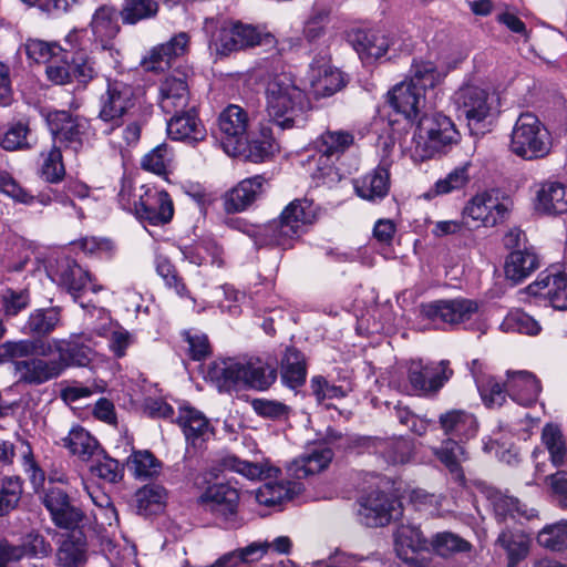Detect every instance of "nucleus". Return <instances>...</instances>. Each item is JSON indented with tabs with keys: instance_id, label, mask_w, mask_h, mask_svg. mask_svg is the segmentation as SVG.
Returning a JSON list of instances; mask_svg holds the SVG:
<instances>
[{
	"instance_id": "e2e57ef3",
	"label": "nucleus",
	"mask_w": 567,
	"mask_h": 567,
	"mask_svg": "<svg viewBox=\"0 0 567 567\" xmlns=\"http://www.w3.org/2000/svg\"><path fill=\"white\" fill-rule=\"evenodd\" d=\"M172 152L166 144H161L146 154L142 159V167L157 175H164L172 162Z\"/></svg>"
},
{
	"instance_id": "412c9836",
	"label": "nucleus",
	"mask_w": 567,
	"mask_h": 567,
	"mask_svg": "<svg viewBox=\"0 0 567 567\" xmlns=\"http://www.w3.org/2000/svg\"><path fill=\"white\" fill-rule=\"evenodd\" d=\"M167 121V133L171 138L188 144H196L204 141L207 132L197 116L196 106L192 105L184 112L172 113Z\"/></svg>"
},
{
	"instance_id": "680f3d73",
	"label": "nucleus",
	"mask_w": 567,
	"mask_h": 567,
	"mask_svg": "<svg viewBox=\"0 0 567 567\" xmlns=\"http://www.w3.org/2000/svg\"><path fill=\"white\" fill-rule=\"evenodd\" d=\"M95 464L91 466V472L101 480L109 483H117L122 480L124 468L117 460L105 455L103 452L94 458Z\"/></svg>"
},
{
	"instance_id": "2f4dec72",
	"label": "nucleus",
	"mask_w": 567,
	"mask_h": 567,
	"mask_svg": "<svg viewBox=\"0 0 567 567\" xmlns=\"http://www.w3.org/2000/svg\"><path fill=\"white\" fill-rule=\"evenodd\" d=\"M240 143L237 156H243L252 163L265 162L277 150L272 130L267 126H261L259 133L254 134L250 138L247 135Z\"/></svg>"
},
{
	"instance_id": "f257e3e1",
	"label": "nucleus",
	"mask_w": 567,
	"mask_h": 567,
	"mask_svg": "<svg viewBox=\"0 0 567 567\" xmlns=\"http://www.w3.org/2000/svg\"><path fill=\"white\" fill-rule=\"evenodd\" d=\"M317 215V206L311 199L298 198L289 203L277 219L265 225L250 226L246 233L257 246L289 248L306 231L307 226L316 221Z\"/></svg>"
},
{
	"instance_id": "4468645a",
	"label": "nucleus",
	"mask_w": 567,
	"mask_h": 567,
	"mask_svg": "<svg viewBox=\"0 0 567 567\" xmlns=\"http://www.w3.org/2000/svg\"><path fill=\"white\" fill-rule=\"evenodd\" d=\"M249 121L247 111L239 105L231 104L220 113L218 125L224 135V150L229 155H238L240 141L245 140L248 134Z\"/></svg>"
},
{
	"instance_id": "9b49d317",
	"label": "nucleus",
	"mask_w": 567,
	"mask_h": 567,
	"mask_svg": "<svg viewBox=\"0 0 567 567\" xmlns=\"http://www.w3.org/2000/svg\"><path fill=\"white\" fill-rule=\"evenodd\" d=\"M457 110L467 120L472 132L478 131L480 125L491 115L494 97L482 87L465 85L455 93Z\"/></svg>"
},
{
	"instance_id": "5701e85b",
	"label": "nucleus",
	"mask_w": 567,
	"mask_h": 567,
	"mask_svg": "<svg viewBox=\"0 0 567 567\" xmlns=\"http://www.w3.org/2000/svg\"><path fill=\"white\" fill-rule=\"evenodd\" d=\"M495 545L505 551L508 560L507 567H516L528 556L532 537L529 533L520 528L505 525L501 529L495 540Z\"/></svg>"
},
{
	"instance_id": "bb28decb",
	"label": "nucleus",
	"mask_w": 567,
	"mask_h": 567,
	"mask_svg": "<svg viewBox=\"0 0 567 567\" xmlns=\"http://www.w3.org/2000/svg\"><path fill=\"white\" fill-rule=\"evenodd\" d=\"M506 375L507 392L513 401L524 406H529L537 401L540 384L533 373L528 371H507Z\"/></svg>"
},
{
	"instance_id": "37998d69",
	"label": "nucleus",
	"mask_w": 567,
	"mask_h": 567,
	"mask_svg": "<svg viewBox=\"0 0 567 567\" xmlns=\"http://www.w3.org/2000/svg\"><path fill=\"white\" fill-rule=\"evenodd\" d=\"M307 368L303 354L288 348L281 361V379L289 388L296 389L306 381Z\"/></svg>"
},
{
	"instance_id": "c9c22d12",
	"label": "nucleus",
	"mask_w": 567,
	"mask_h": 567,
	"mask_svg": "<svg viewBox=\"0 0 567 567\" xmlns=\"http://www.w3.org/2000/svg\"><path fill=\"white\" fill-rule=\"evenodd\" d=\"M344 85L342 73L328 65L311 69L310 89L317 99L328 97Z\"/></svg>"
},
{
	"instance_id": "c03bdc74",
	"label": "nucleus",
	"mask_w": 567,
	"mask_h": 567,
	"mask_svg": "<svg viewBox=\"0 0 567 567\" xmlns=\"http://www.w3.org/2000/svg\"><path fill=\"white\" fill-rule=\"evenodd\" d=\"M159 10L156 0H125L120 11L124 24H136L157 16Z\"/></svg>"
},
{
	"instance_id": "4be33fe9",
	"label": "nucleus",
	"mask_w": 567,
	"mask_h": 567,
	"mask_svg": "<svg viewBox=\"0 0 567 567\" xmlns=\"http://www.w3.org/2000/svg\"><path fill=\"white\" fill-rule=\"evenodd\" d=\"M390 166L391 162L383 158L372 172L357 179V194L370 202L383 199L390 190Z\"/></svg>"
},
{
	"instance_id": "13d9d810",
	"label": "nucleus",
	"mask_w": 567,
	"mask_h": 567,
	"mask_svg": "<svg viewBox=\"0 0 567 567\" xmlns=\"http://www.w3.org/2000/svg\"><path fill=\"white\" fill-rule=\"evenodd\" d=\"M53 524L61 529H78L85 519L84 512L72 504L71 497L61 506L53 515H51Z\"/></svg>"
},
{
	"instance_id": "f3484780",
	"label": "nucleus",
	"mask_w": 567,
	"mask_h": 567,
	"mask_svg": "<svg viewBox=\"0 0 567 567\" xmlns=\"http://www.w3.org/2000/svg\"><path fill=\"white\" fill-rule=\"evenodd\" d=\"M117 11L111 6L99 7L90 22V29L93 35V43L101 50L118 54L115 50L114 39L120 33L121 27L117 21Z\"/></svg>"
},
{
	"instance_id": "aec40b11",
	"label": "nucleus",
	"mask_w": 567,
	"mask_h": 567,
	"mask_svg": "<svg viewBox=\"0 0 567 567\" xmlns=\"http://www.w3.org/2000/svg\"><path fill=\"white\" fill-rule=\"evenodd\" d=\"M486 494V497L491 502L495 517L498 523H507V519H514L515 522L522 523V519L532 520L537 517V511L528 508L525 504H522L517 498L506 496L499 491L486 486L484 483L478 484Z\"/></svg>"
},
{
	"instance_id": "72a5a7b5",
	"label": "nucleus",
	"mask_w": 567,
	"mask_h": 567,
	"mask_svg": "<svg viewBox=\"0 0 567 567\" xmlns=\"http://www.w3.org/2000/svg\"><path fill=\"white\" fill-rule=\"evenodd\" d=\"M333 457V452L329 447L313 449L298 458L293 460L289 466L291 474L300 480L323 471Z\"/></svg>"
},
{
	"instance_id": "3c124183",
	"label": "nucleus",
	"mask_w": 567,
	"mask_h": 567,
	"mask_svg": "<svg viewBox=\"0 0 567 567\" xmlns=\"http://www.w3.org/2000/svg\"><path fill=\"white\" fill-rule=\"evenodd\" d=\"M537 542L551 551H563L567 548V520L546 525L537 535Z\"/></svg>"
},
{
	"instance_id": "774afa93",
	"label": "nucleus",
	"mask_w": 567,
	"mask_h": 567,
	"mask_svg": "<svg viewBox=\"0 0 567 567\" xmlns=\"http://www.w3.org/2000/svg\"><path fill=\"white\" fill-rule=\"evenodd\" d=\"M310 388L317 401L321 403L327 399L344 398L349 390L341 385L330 384L323 377L316 375L311 379Z\"/></svg>"
},
{
	"instance_id": "a18cd8bd",
	"label": "nucleus",
	"mask_w": 567,
	"mask_h": 567,
	"mask_svg": "<svg viewBox=\"0 0 567 567\" xmlns=\"http://www.w3.org/2000/svg\"><path fill=\"white\" fill-rule=\"evenodd\" d=\"M60 321L61 315L59 308L37 309L29 316L25 329L31 334L44 337L51 333Z\"/></svg>"
},
{
	"instance_id": "338daca9",
	"label": "nucleus",
	"mask_w": 567,
	"mask_h": 567,
	"mask_svg": "<svg viewBox=\"0 0 567 567\" xmlns=\"http://www.w3.org/2000/svg\"><path fill=\"white\" fill-rule=\"evenodd\" d=\"M30 130L27 124L17 123L10 126L1 141V146L7 151H16L30 147L28 136Z\"/></svg>"
},
{
	"instance_id": "6e6552de",
	"label": "nucleus",
	"mask_w": 567,
	"mask_h": 567,
	"mask_svg": "<svg viewBox=\"0 0 567 567\" xmlns=\"http://www.w3.org/2000/svg\"><path fill=\"white\" fill-rule=\"evenodd\" d=\"M199 502L227 528L241 526L243 522L238 517L239 493L237 488L224 483L214 484L200 495Z\"/></svg>"
},
{
	"instance_id": "6e6d98bb",
	"label": "nucleus",
	"mask_w": 567,
	"mask_h": 567,
	"mask_svg": "<svg viewBox=\"0 0 567 567\" xmlns=\"http://www.w3.org/2000/svg\"><path fill=\"white\" fill-rule=\"evenodd\" d=\"M41 177L48 183H59L65 175L60 146L52 145L51 150L42 153Z\"/></svg>"
},
{
	"instance_id": "c85d7f7f",
	"label": "nucleus",
	"mask_w": 567,
	"mask_h": 567,
	"mask_svg": "<svg viewBox=\"0 0 567 567\" xmlns=\"http://www.w3.org/2000/svg\"><path fill=\"white\" fill-rule=\"evenodd\" d=\"M265 178L260 175L243 179L229 190L224 199L227 213L245 210L262 193Z\"/></svg>"
},
{
	"instance_id": "58836bf2",
	"label": "nucleus",
	"mask_w": 567,
	"mask_h": 567,
	"mask_svg": "<svg viewBox=\"0 0 567 567\" xmlns=\"http://www.w3.org/2000/svg\"><path fill=\"white\" fill-rule=\"evenodd\" d=\"M51 351V343L34 341V340H19L6 341L0 344V361H19L18 359H29L34 354L42 357L49 355Z\"/></svg>"
},
{
	"instance_id": "1a4fd4ad",
	"label": "nucleus",
	"mask_w": 567,
	"mask_h": 567,
	"mask_svg": "<svg viewBox=\"0 0 567 567\" xmlns=\"http://www.w3.org/2000/svg\"><path fill=\"white\" fill-rule=\"evenodd\" d=\"M452 374L453 370L450 369L449 361L442 360L437 363L425 364L419 360L411 362L408 380L414 394L431 396L439 392Z\"/></svg>"
},
{
	"instance_id": "ddd939ff",
	"label": "nucleus",
	"mask_w": 567,
	"mask_h": 567,
	"mask_svg": "<svg viewBox=\"0 0 567 567\" xmlns=\"http://www.w3.org/2000/svg\"><path fill=\"white\" fill-rule=\"evenodd\" d=\"M135 216L153 226L168 224L174 216L173 200L165 190L141 185Z\"/></svg>"
},
{
	"instance_id": "bf43d9fd",
	"label": "nucleus",
	"mask_w": 567,
	"mask_h": 567,
	"mask_svg": "<svg viewBox=\"0 0 567 567\" xmlns=\"http://www.w3.org/2000/svg\"><path fill=\"white\" fill-rule=\"evenodd\" d=\"M431 546L441 556H449L454 553H464L471 549V544L460 536L443 532L434 536Z\"/></svg>"
},
{
	"instance_id": "9d476101",
	"label": "nucleus",
	"mask_w": 567,
	"mask_h": 567,
	"mask_svg": "<svg viewBox=\"0 0 567 567\" xmlns=\"http://www.w3.org/2000/svg\"><path fill=\"white\" fill-rule=\"evenodd\" d=\"M477 310L475 301L464 298L435 300L420 306V315L424 319L449 326L471 320Z\"/></svg>"
},
{
	"instance_id": "a878e982",
	"label": "nucleus",
	"mask_w": 567,
	"mask_h": 567,
	"mask_svg": "<svg viewBox=\"0 0 567 567\" xmlns=\"http://www.w3.org/2000/svg\"><path fill=\"white\" fill-rule=\"evenodd\" d=\"M350 41L364 63L380 59L390 47L388 37L375 30H357L351 34Z\"/></svg>"
},
{
	"instance_id": "4d7b16f0",
	"label": "nucleus",
	"mask_w": 567,
	"mask_h": 567,
	"mask_svg": "<svg viewBox=\"0 0 567 567\" xmlns=\"http://www.w3.org/2000/svg\"><path fill=\"white\" fill-rule=\"evenodd\" d=\"M234 27L241 50L256 45H271L275 43L272 34L262 32L256 27L244 24L241 22L234 23Z\"/></svg>"
},
{
	"instance_id": "ea45409f",
	"label": "nucleus",
	"mask_w": 567,
	"mask_h": 567,
	"mask_svg": "<svg viewBox=\"0 0 567 567\" xmlns=\"http://www.w3.org/2000/svg\"><path fill=\"white\" fill-rule=\"evenodd\" d=\"M64 446L82 461H91L102 454V449L86 430L81 426L73 427L63 439Z\"/></svg>"
},
{
	"instance_id": "f8f14e48",
	"label": "nucleus",
	"mask_w": 567,
	"mask_h": 567,
	"mask_svg": "<svg viewBox=\"0 0 567 567\" xmlns=\"http://www.w3.org/2000/svg\"><path fill=\"white\" fill-rule=\"evenodd\" d=\"M47 123L53 137V145L78 152L83 144L86 122L72 116L66 111H53L47 116Z\"/></svg>"
},
{
	"instance_id": "49530a36",
	"label": "nucleus",
	"mask_w": 567,
	"mask_h": 567,
	"mask_svg": "<svg viewBox=\"0 0 567 567\" xmlns=\"http://www.w3.org/2000/svg\"><path fill=\"white\" fill-rule=\"evenodd\" d=\"M443 75L437 70L436 65L431 61H415L411 65L410 76L406 80L413 83L414 86L421 89L425 93L426 89L436 86Z\"/></svg>"
},
{
	"instance_id": "dca6fc26",
	"label": "nucleus",
	"mask_w": 567,
	"mask_h": 567,
	"mask_svg": "<svg viewBox=\"0 0 567 567\" xmlns=\"http://www.w3.org/2000/svg\"><path fill=\"white\" fill-rule=\"evenodd\" d=\"M14 372L19 383L40 385L59 378L63 373V363L56 358H29L14 362Z\"/></svg>"
},
{
	"instance_id": "052dcab7",
	"label": "nucleus",
	"mask_w": 567,
	"mask_h": 567,
	"mask_svg": "<svg viewBox=\"0 0 567 567\" xmlns=\"http://www.w3.org/2000/svg\"><path fill=\"white\" fill-rule=\"evenodd\" d=\"M395 544L398 547L419 551L427 549L429 542L419 527L402 524L395 532Z\"/></svg>"
},
{
	"instance_id": "423d86ee",
	"label": "nucleus",
	"mask_w": 567,
	"mask_h": 567,
	"mask_svg": "<svg viewBox=\"0 0 567 567\" xmlns=\"http://www.w3.org/2000/svg\"><path fill=\"white\" fill-rule=\"evenodd\" d=\"M511 148L525 159L540 158L549 153V134L536 115L525 113L517 118L512 132Z\"/></svg>"
},
{
	"instance_id": "5fc2aeb1",
	"label": "nucleus",
	"mask_w": 567,
	"mask_h": 567,
	"mask_svg": "<svg viewBox=\"0 0 567 567\" xmlns=\"http://www.w3.org/2000/svg\"><path fill=\"white\" fill-rule=\"evenodd\" d=\"M501 328L505 332H518L536 336L540 331L539 323L528 313L522 310L511 311L503 320Z\"/></svg>"
},
{
	"instance_id": "c756f323",
	"label": "nucleus",
	"mask_w": 567,
	"mask_h": 567,
	"mask_svg": "<svg viewBox=\"0 0 567 567\" xmlns=\"http://www.w3.org/2000/svg\"><path fill=\"white\" fill-rule=\"evenodd\" d=\"M439 423L449 439L467 441L476 435L477 421L472 413L464 410H450L442 413Z\"/></svg>"
},
{
	"instance_id": "0eeeda50",
	"label": "nucleus",
	"mask_w": 567,
	"mask_h": 567,
	"mask_svg": "<svg viewBox=\"0 0 567 567\" xmlns=\"http://www.w3.org/2000/svg\"><path fill=\"white\" fill-rule=\"evenodd\" d=\"M509 207L492 193L475 195L463 208V224L466 229L493 227L505 220Z\"/></svg>"
},
{
	"instance_id": "7ed1b4c3",
	"label": "nucleus",
	"mask_w": 567,
	"mask_h": 567,
	"mask_svg": "<svg viewBox=\"0 0 567 567\" xmlns=\"http://www.w3.org/2000/svg\"><path fill=\"white\" fill-rule=\"evenodd\" d=\"M461 140L452 120L441 113L424 114L413 135V156L421 161L445 153Z\"/></svg>"
},
{
	"instance_id": "0e129e2a",
	"label": "nucleus",
	"mask_w": 567,
	"mask_h": 567,
	"mask_svg": "<svg viewBox=\"0 0 567 567\" xmlns=\"http://www.w3.org/2000/svg\"><path fill=\"white\" fill-rule=\"evenodd\" d=\"M97 75L94 61L85 52H75L71 61V78L87 84Z\"/></svg>"
},
{
	"instance_id": "20e7f679",
	"label": "nucleus",
	"mask_w": 567,
	"mask_h": 567,
	"mask_svg": "<svg viewBox=\"0 0 567 567\" xmlns=\"http://www.w3.org/2000/svg\"><path fill=\"white\" fill-rule=\"evenodd\" d=\"M208 374L220 388L248 386L256 390L268 389L276 380V370L261 360L246 362L233 359L214 362Z\"/></svg>"
},
{
	"instance_id": "09e8293b",
	"label": "nucleus",
	"mask_w": 567,
	"mask_h": 567,
	"mask_svg": "<svg viewBox=\"0 0 567 567\" xmlns=\"http://www.w3.org/2000/svg\"><path fill=\"white\" fill-rule=\"evenodd\" d=\"M542 442L547 449L550 461L555 466L565 464L567 446L560 429L554 424H546L542 432Z\"/></svg>"
},
{
	"instance_id": "69168bd1",
	"label": "nucleus",
	"mask_w": 567,
	"mask_h": 567,
	"mask_svg": "<svg viewBox=\"0 0 567 567\" xmlns=\"http://www.w3.org/2000/svg\"><path fill=\"white\" fill-rule=\"evenodd\" d=\"M27 56L37 63H47L51 59L58 56L62 49L54 44L39 39H29L24 43Z\"/></svg>"
},
{
	"instance_id": "e433bc0d",
	"label": "nucleus",
	"mask_w": 567,
	"mask_h": 567,
	"mask_svg": "<svg viewBox=\"0 0 567 567\" xmlns=\"http://www.w3.org/2000/svg\"><path fill=\"white\" fill-rule=\"evenodd\" d=\"M179 423L187 442L194 447H200L212 433L208 420L203 413L192 408L182 410Z\"/></svg>"
},
{
	"instance_id": "2eb2a0df",
	"label": "nucleus",
	"mask_w": 567,
	"mask_h": 567,
	"mask_svg": "<svg viewBox=\"0 0 567 567\" xmlns=\"http://www.w3.org/2000/svg\"><path fill=\"white\" fill-rule=\"evenodd\" d=\"M359 514L367 526L379 527L399 518L402 507L396 498L383 492H373L361 504Z\"/></svg>"
},
{
	"instance_id": "6ab92c4d",
	"label": "nucleus",
	"mask_w": 567,
	"mask_h": 567,
	"mask_svg": "<svg viewBox=\"0 0 567 567\" xmlns=\"http://www.w3.org/2000/svg\"><path fill=\"white\" fill-rule=\"evenodd\" d=\"M190 104L186 75L181 72L166 76L159 86V107L166 114L184 112Z\"/></svg>"
},
{
	"instance_id": "a19ab883",
	"label": "nucleus",
	"mask_w": 567,
	"mask_h": 567,
	"mask_svg": "<svg viewBox=\"0 0 567 567\" xmlns=\"http://www.w3.org/2000/svg\"><path fill=\"white\" fill-rule=\"evenodd\" d=\"M58 357L63 363V371L71 365L84 367L91 361L92 350L78 340L53 339L51 342Z\"/></svg>"
},
{
	"instance_id": "de8ad7c7",
	"label": "nucleus",
	"mask_w": 567,
	"mask_h": 567,
	"mask_svg": "<svg viewBox=\"0 0 567 567\" xmlns=\"http://www.w3.org/2000/svg\"><path fill=\"white\" fill-rule=\"evenodd\" d=\"M474 380L478 392L489 408L502 406L506 401L507 386L502 385L491 375H481L474 371Z\"/></svg>"
},
{
	"instance_id": "8fccbe9b",
	"label": "nucleus",
	"mask_w": 567,
	"mask_h": 567,
	"mask_svg": "<svg viewBox=\"0 0 567 567\" xmlns=\"http://www.w3.org/2000/svg\"><path fill=\"white\" fill-rule=\"evenodd\" d=\"M166 499V489L157 484H148L136 492V506L140 514L158 512Z\"/></svg>"
},
{
	"instance_id": "b1692460",
	"label": "nucleus",
	"mask_w": 567,
	"mask_h": 567,
	"mask_svg": "<svg viewBox=\"0 0 567 567\" xmlns=\"http://www.w3.org/2000/svg\"><path fill=\"white\" fill-rule=\"evenodd\" d=\"M52 279L65 288L74 300H78L91 280L90 274L68 257L56 261V267L52 270Z\"/></svg>"
},
{
	"instance_id": "39448f33",
	"label": "nucleus",
	"mask_w": 567,
	"mask_h": 567,
	"mask_svg": "<svg viewBox=\"0 0 567 567\" xmlns=\"http://www.w3.org/2000/svg\"><path fill=\"white\" fill-rule=\"evenodd\" d=\"M134 89L120 80L107 79L106 90L100 96V110L97 118L101 122V131L112 134L124 125L125 116L135 106Z\"/></svg>"
},
{
	"instance_id": "864d4df0",
	"label": "nucleus",
	"mask_w": 567,
	"mask_h": 567,
	"mask_svg": "<svg viewBox=\"0 0 567 567\" xmlns=\"http://www.w3.org/2000/svg\"><path fill=\"white\" fill-rule=\"evenodd\" d=\"M128 470L138 478H148L159 473L161 462L148 451H135L127 458Z\"/></svg>"
},
{
	"instance_id": "393cba45",
	"label": "nucleus",
	"mask_w": 567,
	"mask_h": 567,
	"mask_svg": "<svg viewBox=\"0 0 567 567\" xmlns=\"http://www.w3.org/2000/svg\"><path fill=\"white\" fill-rule=\"evenodd\" d=\"M421 89L414 86L413 83L402 81L396 84L389 93V103L398 112L406 118H415L421 109L424 106L425 96Z\"/></svg>"
},
{
	"instance_id": "f03ea898",
	"label": "nucleus",
	"mask_w": 567,
	"mask_h": 567,
	"mask_svg": "<svg viewBox=\"0 0 567 567\" xmlns=\"http://www.w3.org/2000/svg\"><path fill=\"white\" fill-rule=\"evenodd\" d=\"M266 102L270 120L280 130L293 127L308 107L307 96L290 72L270 76L266 86Z\"/></svg>"
},
{
	"instance_id": "a211bd4d",
	"label": "nucleus",
	"mask_w": 567,
	"mask_h": 567,
	"mask_svg": "<svg viewBox=\"0 0 567 567\" xmlns=\"http://www.w3.org/2000/svg\"><path fill=\"white\" fill-rule=\"evenodd\" d=\"M20 456L23 471L29 476L34 488L44 483V472L38 466L33 457L32 447L27 441L18 440L17 443L0 440V466H10L16 456Z\"/></svg>"
},
{
	"instance_id": "f704fd0d",
	"label": "nucleus",
	"mask_w": 567,
	"mask_h": 567,
	"mask_svg": "<svg viewBox=\"0 0 567 567\" xmlns=\"http://www.w3.org/2000/svg\"><path fill=\"white\" fill-rule=\"evenodd\" d=\"M539 267L537 255L528 249H515L505 261V276L513 284H518L527 278Z\"/></svg>"
},
{
	"instance_id": "473e14b6",
	"label": "nucleus",
	"mask_w": 567,
	"mask_h": 567,
	"mask_svg": "<svg viewBox=\"0 0 567 567\" xmlns=\"http://www.w3.org/2000/svg\"><path fill=\"white\" fill-rule=\"evenodd\" d=\"M86 550L87 544L84 534L74 529L58 548V564L62 567H83L86 561Z\"/></svg>"
},
{
	"instance_id": "cd10ccee",
	"label": "nucleus",
	"mask_w": 567,
	"mask_h": 567,
	"mask_svg": "<svg viewBox=\"0 0 567 567\" xmlns=\"http://www.w3.org/2000/svg\"><path fill=\"white\" fill-rule=\"evenodd\" d=\"M462 443L463 441L447 439L442 442L440 447L433 449V454L449 470L454 482L465 486L466 478L462 463L468 460V453Z\"/></svg>"
},
{
	"instance_id": "79ce46f5",
	"label": "nucleus",
	"mask_w": 567,
	"mask_h": 567,
	"mask_svg": "<svg viewBox=\"0 0 567 567\" xmlns=\"http://www.w3.org/2000/svg\"><path fill=\"white\" fill-rule=\"evenodd\" d=\"M354 143V135L350 131L327 130L315 142L317 151L330 158L339 157Z\"/></svg>"
},
{
	"instance_id": "7c9ffc66",
	"label": "nucleus",
	"mask_w": 567,
	"mask_h": 567,
	"mask_svg": "<svg viewBox=\"0 0 567 567\" xmlns=\"http://www.w3.org/2000/svg\"><path fill=\"white\" fill-rule=\"evenodd\" d=\"M535 208L546 215L567 213V187L556 181L544 182L536 193Z\"/></svg>"
},
{
	"instance_id": "603ef678",
	"label": "nucleus",
	"mask_w": 567,
	"mask_h": 567,
	"mask_svg": "<svg viewBox=\"0 0 567 567\" xmlns=\"http://www.w3.org/2000/svg\"><path fill=\"white\" fill-rule=\"evenodd\" d=\"M22 495V482L18 476H7L0 481V517L17 508Z\"/></svg>"
},
{
	"instance_id": "4c0bfd02",
	"label": "nucleus",
	"mask_w": 567,
	"mask_h": 567,
	"mask_svg": "<svg viewBox=\"0 0 567 567\" xmlns=\"http://www.w3.org/2000/svg\"><path fill=\"white\" fill-rule=\"evenodd\" d=\"M375 453L381 455L388 464H404L413 454V442L403 436L375 439L373 442Z\"/></svg>"
}]
</instances>
